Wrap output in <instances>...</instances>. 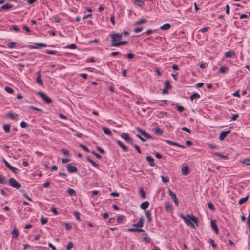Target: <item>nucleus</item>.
<instances>
[{"label":"nucleus","mask_w":250,"mask_h":250,"mask_svg":"<svg viewBox=\"0 0 250 250\" xmlns=\"http://www.w3.org/2000/svg\"><path fill=\"white\" fill-rule=\"evenodd\" d=\"M214 155H215V156H218V157H219L220 158H223L224 159H228L227 156L222 155V154H221L219 152H215L214 153Z\"/></svg>","instance_id":"33"},{"label":"nucleus","mask_w":250,"mask_h":250,"mask_svg":"<svg viewBox=\"0 0 250 250\" xmlns=\"http://www.w3.org/2000/svg\"><path fill=\"white\" fill-rule=\"evenodd\" d=\"M121 136L124 139L127 143L131 145H133V139L130 137L129 134L127 133H122Z\"/></svg>","instance_id":"5"},{"label":"nucleus","mask_w":250,"mask_h":250,"mask_svg":"<svg viewBox=\"0 0 250 250\" xmlns=\"http://www.w3.org/2000/svg\"><path fill=\"white\" fill-rule=\"evenodd\" d=\"M37 74H38V75H37V77L36 78V81L39 85H42L43 84V82L41 79V73L39 71H38Z\"/></svg>","instance_id":"20"},{"label":"nucleus","mask_w":250,"mask_h":250,"mask_svg":"<svg viewBox=\"0 0 250 250\" xmlns=\"http://www.w3.org/2000/svg\"><path fill=\"white\" fill-rule=\"evenodd\" d=\"M61 151L65 155H68L69 154V151L66 149H61Z\"/></svg>","instance_id":"59"},{"label":"nucleus","mask_w":250,"mask_h":250,"mask_svg":"<svg viewBox=\"0 0 250 250\" xmlns=\"http://www.w3.org/2000/svg\"><path fill=\"white\" fill-rule=\"evenodd\" d=\"M145 216L147 218L148 223L152 221L151 214L149 210H146L145 211Z\"/></svg>","instance_id":"21"},{"label":"nucleus","mask_w":250,"mask_h":250,"mask_svg":"<svg viewBox=\"0 0 250 250\" xmlns=\"http://www.w3.org/2000/svg\"><path fill=\"white\" fill-rule=\"evenodd\" d=\"M124 57H126L128 59H132L135 56V55L132 54V53H128L126 54H124Z\"/></svg>","instance_id":"38"},{"label":"nucleus","mask_w":250,"mask_h":250,"mask_svg":"<svg viewBox=\"0 0 250 250\" xmlns=\"http://www.w3.org/2000/svg\"><path fill=\"white\" fill-rule=\"evenodd\" d=\"M45 52L48 54L51 55H56L58 53V52L56 50H46Z\"/></svg>","instance_id":"35"},{"label":"nucleus","mask_w":250,"mask_h":250,"mask_svg":"<svg viewBox=\"0 0 250 250\" xmlns=\"http://www.w3.org/2000/svg\"><path fill=\"white\" fill-rule=\"evenodd\" d=\"M117 144L122 148L124 152H127L128 151V148L120 140L116 141Z\"/></svg>","instance_id":"9"},{"label":"nucleus","mask_w":250,"mask_h":250,"mask_svg":"<svg viewBox=\"0 0 250 250\" xmlns=\"http://www.w3.org/2000/svg\"><path fill=\"white\" fill-rule=\"evenodd\" d=\"M20 126L22 128H25L27 126V123L24 121H22L20 124Z\"/></svg>","instance_id":"47"},{"label":"nucleus","mask_w":250,"mask_h":250,"mask_svg":"<svg viewBox=\"0 0 250 250\" xmlns=\"http://www.w3.org/2000/svg\"><path fill=\"white\" fill-rule=\"evenodd\" d=\"M88 43H98L99 42V40L97 39H95L93 40H90V41H88Z\"/></svg>","instance_id":"61"},{"label":"nucleus","mask_w":250,"mask_h":250,"mask_svg":"<svg viewBox=\"0 0 250 250\" xmlns=\"http://www.w3.org/2000/svg\"><path fill=\"white\" fill-rule=\"evenodd\" d=\"M168 194L171 197V199L174 201L176 206H178L179 203L178 198H177L176 195L175 193L171 190L170 189H168Z\"/></svg>","instance_id":"4"},{"label":"nucleus","mask_w":250,"mask_h":250,"mask_svg":"<svg viewBox=\"0 0 250 250\" xmlns=\"http://www.w3.org/2000/svg\"><path fill=\"white\" fill-rule=\"evenodd\" d=\"M190 173V170L188 166H186L182 168V173L183 175H187Z\"/></svg>","instance_id":"12"},{"label":"nucleus","mask_w":250,"mask_h":250,"mask_svg":"<svg viewBox=\"0 0 250 250\" xmlns=\"http://www.w3.org/2000/svg\"><path fill=\"white\" fill-rule=\"evenodd\" d=\"M0 183L1 184H7V181L4 179V177L2 175H0Z\"/></svg>","instance_id":"45"},{"label":"nucleus","mask_w":250,"mask_h":250,"mask_svg":"<svg viewBox=\"0 0 250 250\" xmlns=\"http://www.w3.org/2000/svg\"><path fill=\"white\" fill-rule=\"evenodd\" d=\"M3 128L5 132L8 133L10 130V125L9 124H5L3 125Z\"/></svg>","instance_id":"27"},{"label":"nucleus","mask_w":250,"mask_h":250,"mask_svg":"<svg viewBox=\"0 0 250 250\" xmlns=\"http://www.w3.org/2000/svg\"><path fill=\"white\" fill-rule=\"evenodd\" d=\"M208 206L210 210H213L214 209V205L211 203H208Z\"/></svg>","instance_id":"55"},{"label":"nucleus","mask_w":250,"mask_h":250,"mask_svg":"<svg viewBox=\"0 0 250 250\" xmlns=\"http://www.w3.org/2000/svg\"><path fill=\"white\" fill-rule=\"evenodd\" d=\"M166 211L167 212L171 213L172 212V208L169 202H166L165 204Z\"/></svg>","instance_id":"13"},{"label":"nucleus","mask_w":250,"mask_h":250,"mask_svg":"<svg viewBox=\"0 0 250 250\" xmlns=\"http://www.w3.org/2000/svg\"><path fill=\"white\" fill-rule=\"evenodd\" d=\"M109 36L112 39L111 46L117 47L118 46H116L115 44L120 42L122 40V34L121 33H113L110 34Z\"/></svg>","instance_id":"3"},{"label":"nucleus","mask_w":250,"mask_h":250,"mask_svg":"<svg viewBox=\"0 0 250 250\" xmlns=\"http://www.w3.org/2000/svg\"><path fill=\"white\" fill-rule=\"evenodd\" d=\"M234 55L235 53L233 51H227L225 53V56L227 58L232 57L234 56Z\"/></svg>","instance_id":"23"},{"label":"nucleus","mask_w":250,"mask_h":250,"mask_svg":"<svg viewBox=\"0 0 250 250\" xmlns=\"http://www.w3.org/2000/svg\"><path fill=\"white\" fill-rule=\"evenodd\" d=\"M149 205V203L148 201H145L143 202L141 205L140 208L142 209L146 210L148 208Z\"/></svg>","instance_id":"17"},{"label":"nucleus","mask_w":250,"mask_h":250,"mask_svg":"<svg viewBox=\"0 0 250 250\" xmlns=\"http://www.w3.org/2000/svg\"><path fill=\"white\" fill-rule=\"evenodd\" d=\"M162 180L164 183H167L169 181V177L168 176H161Z\"/></svg>","instance_id":"48"},{"label":"nucleus","mask_w":250,"mask_h":250,"mask_svg":"<svg viewBox=\"0 0 250 250\" xmlns=\"http://www.w3.org/2000/svg\"><path fill=\"white\" fill-rule=\"evenodd\" d=\"M144 235L145 236V237L143 238V241L146 244L150 243L151 242V239L150 238L147 237V234L145 233Z\"/></svg>","instance_id":"28"},{"label":"nucleus","mask_w":250,"mask_h":250,"mask_svg":"<svg viewBox=\"0 0 250 250\" xmlns=\"http://www.w3.org/2000/svg\"><path fill=\"white\" fill-rule=\"evenodd\" d=\"M228 68L225 66H222L219 68L218 72L220 73H223L226 72Z\"/></svg>","instance_id":"34"},{"label":"nucleus","mask_w":250,"mask_h":250,"mask_svg":"<svg viewBox=\"0 0 250 250\" xmlns=\"http://www.w3.org/2000/svg\"><path fill=\"white\" fill-rule=\"evenodd\" d=\"M63 224L65 226V228L67 230H69L72 228V225L70 223L64 222Z\"/></svg>","instance_id":"37"},{"label":"nucleus","mask_w":250,"mask_h":250,"mask_svg":"<svg viewBox=\"0 0 250 250\" xmlns=\"http://www.w3.org/2000/svg\"><path fill=\"white\" fill-rule=\"evenodd\" d=\"M138 228H129L128 229V232H137Z\"/></svg>","instance_id":"64"},{"label":"nucleus","mask_w":250,"mask_h":250,"mask_svg":"<svg viewBox=\"0 0 250 250\" xmlns=\"http://www.w3.org/2000/svg\"><path fill=\"white\" fill-rule=\"evenodd\" d=\"M248 198H249V196L247 195L246 196V197H244V198H241L239 201H238V203L240 204V205H241V204H244L245 202H246L248 199Z\"/></svg>","instance_id":"32"},{"label":"nucleus","mask_w":250,"mask_h":250,"mask_svg":"<svg viewBox=\"0 0 250 250\" xmlns=\"http://www.w3.org/2000/svg\"><path fill=\"white\" fill-rule=\"evenodd\" d=\"M200 97V96L199 94L197 93H195L193 94H192L190 96V99L191 101H193L194 99H197Z\"/></svg>","instance_id":"26"},{"label":"nucleus","mask_w":250,"mask_h":250,"mask_svg":"<svg viewBox=\"0 0 250 250\" xmlns=\"http://www.w3.org/2000/svg\"><path fill=\"white\" fill-rule=\"evenodd\" d=\"M132 145L134 146V148L136 149V150L138 151V152L140 154L141 153V151L139 146L138 145H137L136 144H133V145Z\"/></svg>","instance_id":"57"},{"label":"nucleus","mask_w":250,"mask_h":250,"mask_svg":"<svg viewBox=\"0 0 250 250\" xmlns=\"http://www.w3.org/2000/svg\"><path fill=\"white\" fill-rule=\"evenodd\" d=\"M41 222L42 224H45L48 222V219L44 217H42L41 218Z\"/></svg>","instance_id":"43"},{"label":"nucleus","mask_w":250,"mask_h":250,"mask_svg":"<svg viewBox=\"0 0 250 250\" xmlns=\"http://www.w3.org/2000/svg\"><path fill=\"white\" fill-rule=\"evenodd\" d=\"M74 214L77 220L81 221V219L80 218V213L78 211L75 212L74 213Z\"/></svg>","instance_id":"56"},{"label":"nucleus","mask_w":250,"mask_h":250,"mask_svg":"<svg viewBox=\"0 0 250 250\" xmlns=\"http://www.w3.org/2000/svg\"><path fill=\"white\" fill-rule=\"evenodd\" d=\"M239 117V115L238 114H233L232 115V116L231 117V121H235Z\"/></svg>","instance_id":"62"},{"label":"nucleus","mask_w":250,"mask_h":250,"mask_svg":"<svg viewBox=\"0 0 250 250\" xmlns=\"http://www.w3.org/2000/svg\"><path fill=\"white\" fill-rule=\"evenodd\" d=\"M165 88H168V89H169L171 88L170 82L169 81H168V80L166 81L165 82Z\"/></svg>","instance_id":"49"},{"label":"nucleus","mask_w":250,"mask_h":250,"mask_svg":"<svg viewBox=\"0 0 250 250\" xmlns=\"http://www.w3.org/2000/svg\"><path fill=\"white\" fill-rule=\"evenodd\" d=\"M7 117L10 118H15V115L12 112H8L7 113Z\"/></svg>","instance_id":"58"},{"label":"nucleus","mask_w":250,"mask_h":250,"mask_svg":"<svg viewBox=\"0 0 250 250\" xmlns=\"http://www.w3.org/2000/svg\"><path fill=\"white\" fill-rule=\"evenodd\" d=\"M176 108L178 111H179L180 112H183L184 110V108L182 106H181V105L176 106Z\"/></svg>","instance_id":"51"},{"label":"nucleus","mask_w":250,"mask_h":250,"mask_svg":"<svg viewBox=\"0 0 250 250\" xmlns=\"http://www.w3.org/2000/svg\"><path fill=\"white\" fill-rule=\"evenodd\" d=\"M16 45V43L15 42H11L10 43H8V46L9 48H14Z\"/></svg>","instance_id":"63"},{"label":"nucleus","mask_w":250,"mask_h":250,"mask_svg":"<svg viewBox=\"0 0 250 250\" xmlns=\"http://www.w3.org/2000/svg\"><path fill=\"white\" fill-rule=\"evenodd\" d=\"M155 31L152 29H148L145 32L143 33V34H146L147 35H149L152 34Z\"/></svg>","instance_id":"46"},{"label":"nucleus","mask_w":250,"mask_h":250,"mask_svg":"<svg viewBox=\"0 0 250 250\" xmlns=\"http://www.w3.org/2000/svg\"><path fill=\"white\" fill-rule=\"evenodd\" d=\"M154 132L156 135H161L163 134V131L162 129L159 127L155 128L154 129Z\"/></svg>","instance_id":"29"},{"label":"nucleus","mask_w":250,"mask_h":250,"mask_svg":"<svg viewBox=\"0 0 250 250\" xmlns=\"http://www.w3.org/2000/svg\"><path fill=\"white\" fill-rule=\"evenodd\" d=\"M124 216H120L117 218V221L118 223H121L123 222Z\"/></svg>","instance_id":"54"},{"label":"nucleus","mask_w":250,"mask_h":250,"mask_svg":"<svg viewBox=\"0 0 250 250\" xmlns=\"http://www.w3.org/2000/svg\"><path fill=\"white\" fill-rule=\"evenodd\" d=\"M135 4L139 6H142L144 4V2L141 0H135Z\"/></svg>","instance_id":"40"},{"label":"nucleus","mask_w":250,"mask_h":250,"mask_svg":"<svg viewBox=\"0 0 250 250\" xmlns=\"http://www.w3.org/2000/svg\"><path fill=\"white\" fill-rule=\"evenodd\" d=\"M127 43V41H122V40L119 43H115V45L116 46H119L120 45H124V44H125Z\"/></svg>","instance_id":"50"},{"label":"nucleus","mask_w":250,"mask_h":250,"mask_svg":"<svg viewBox=\"0 0 250 250\" xmlns=\"http://www.w3.org/2000/svg\"><path fill=\"white\" fill-rule=\"evenodd\" d=\"M239 161L241 163L243 164L246 166L250 165V157L240 159Z\"/></svg>","instance_id":"15"},{"label":"nucleus","mask_w":250,"mask_h":250,"mask_svg":"<svg viewBox=\"0 0 250 250\" xmlns=\"http://www.w3.org/2000/svg\"><path fill=\"white\" fill-rule=\"evenodd\" d=\"M102 130H103L104 132L106 134L108 135L109 136H111L112 135V132L109 130V128L106 127H103L102 128Z\"/></svg>","instance_id":"22"},{"label":"nucleus","mask_w":250,"mask_h":250,"mask_svg":"<svg viewBox=\"0 0 250 250\" xmlns=\"http://www.w3.org/2000/svg\"><path fill=\"white\" fill-rule=\"evenodd\" d=\"M137 130L140 133L141 135L139 134H136V136L139 138L142 141L145 142L148 139H153V138L144 130L141 128L137 127Z\"/></svg>","instance_id":"2"},{"label":"nucleus","mask_w":250,"mask_h":250,"mask_svg":"<svg viewBox=\"0 0 250 250\" xmlns=\"http://www.w3.org/2000/svg\"><path fill=\"white\" fill-rule=\"evenodd\" d=\"M5 91L10 94H12L14 92V90L13 89H12L11 87L6 86L5 87Z\"/></svg>","instance_id":"42"},{"label":"nucleus","mask_w":250,"mask_h":250,"mask_svg":"<svg viewBox=\"0 0 250 250\" xmlns=\"http://www.w3.org/2000/svg\"><path fill=\"white\" fill-rule=\"evenodd\" d=\"M210 225L212 229L215 231V233L217 234L218 232V228L215 221L213 220H211Z\"/></svg>","instance_id":"11"},{"label":"nucleus","mask_w":250,"mask_h":250,"mask_svg":"<svg viewBox=\"0 0 250 250\" xmlns=\"http://www.w3.org/2000/svg\"><path fill=\"white\" fill-rule=\"evenodd\" d=\"M147 22V20L146 19H141L136 22H135V25H139L141 24H143Z\"/></svg>","instance_id":"18"},{"label":"nucleus","mask_w":250,"mask_h":250,"mask_svg":"<svg viewBox=\"0 0 250 250\" xmlns=\"http://www.w3.org/2000/svg\"><path fill=\"white\" fill-rule=\"evenodd\" d=\"M86 159L87 160L90 162L92 165V166L98 168L99 167V165L97 164L96 163H95L94 161H93L91 159H90L89 157H86Z\"/></svg>","instance_id":"24"},{"label":"nucleus","mask_w":250,"mask_h":250,"mask_svg":"<svg viewBox=\"0 0 250 250\" xmlns=\"http://www.w3.org/2000/svg\"><path fill=\"white\" fill-rule=\"evenodd\" d=\"M67 192L70 196L76 195L75 190L72 188H68L67 189Z\"/></svg>","instance_id":"36"},{"label":"nucleus","mask_w":250,"mask_h":250,"mask_svg":"<svg viewBox=\"0 0 250 250\" xmlns=\"http://www.w3.org/2000/svg\"><path fill=\"white\" fill-rule=\"evenodd\" d=\"M165 142L167 143V144H169V145H173V146H176L179 147H180V148H185V146L183 145H182L178 143H176V142H173L172 141H170L169 140H166L165 141Z\"/></svg>","instance_id":"8"},{"label":"nucleus","mask_w":250,"mask_h":250,"mask_svg":"<svg viewBox=\"0 0 250 250\" xmlns=\"http://www.w3.org/2000/svg\"><path fill=\"white\" fill-rule=\"evenodd\" d=\"M230 133V130H228L226 131H222L221 132L220 136L219 137V139L220 140L222 141Z\"/></svg>","instance_id":"10"},{"label":"nucleus","mask_w":250,"mask_h":250,"mask_svg":"<svg viewBox=\"0 0 250 250\" xmlns=\"http://www.w3.org/2000/svg\"><path fill=\"white\" fill-rule=\"evenodd\" d=\"M146 159L150 166L154 167L155 166L154 160L152 157L147 156L146 157Z\"/></svg>","instance_id":"16"},{"label":"nucleus","mask_w":250,"mask_h":250,"mask_svg":"<svg viewBox=\"0 0 250 250\" xmlns=\"http://www.w3.org/2000/svg\"><path fill=\"white\" fill-rule=\"evenodd\" d=\"M171 27V25L169 23H166L160 27V29L163 30H168Z\"/></svg>","instance_id":"25"},{"label":"nucleus","mask_w":250,"mask_h":250,"mask_svg":"<svg viewBox=\"0 0 250 250\" xmlns=\"http://www.w3.org/2000/svg\"><path fill=\"white\" fill-rule=\"evenodd\" d=\"M181 129L183 131H185L189 133V134H190L191 132V130L186 127H183L181 128Z\"/></svg>","instance_id":"60"},{"label":"nucleus","mask_w":250,"mask_h":250,"mask_svg":"<svg viewBox=\"0 0 250 250\" xmlns=\"http://www.w3.org/2000/svg\"><path fill=\"white\" fill-rule=\"evenodd\" d=\"M39 95L47 104L52 102L51 99L43 92H39Z\"/></svg>","instance_id":"6"},{"label":"nucleus","mask_w":250,"mask_h":250,"mask_svg":"<svg viewBox=\"0 0 250 250\" xmlns=\"http://www.w3.org/2000/svg\"><path fill=\"white\" fill-rule=\"evenodd\" d=\"M66 168L69 173H75L78 171L77 168L72 166L71 163L67 165Z\"/></svg>","instance_id":"7"},{"label":"nucleus","mask_w":250,"mask_h":250,"mask_svg":"<svg viewBox=\"0 0 250 250\" xmlns=\"http://www.w3.org/2000/svg\"><path fill=\"white\" fill-rule=\"evenodd\" d=\"M3 162L5 165L14 173H16V168L11 166L4 159H3Z\"/></svg>","instance_id":"19"},{"label":"nucleus","mask_w":250,"mask_h":250,"mask_svg":"<svg viewBox=\"0 0 250 250\" xmlns=\"http://www.w3.org/2000/svg\"><path fill=\"white\" fill-rule=\"evenodd\" d=\"M9 184L12 187L16 188V180L13 178L9 179Z\"/></svg>","instance_id":"31"},{"label":"nucleus","mask_w":250,"mask_h":250,"mask_svg":"<svg viewBox=\"0 0 250 250\" xmlns=\"http://www.w3.org/2000/svg\"><path fill=\"white\" fill-rule=\"evenodd\" d=\"M66 47L68 49H75L76 48L77 46L75 44H71L68 45Z\"/></svg>","instance_id":"52"},{"label":"nucleus","mask_w":250,"mask_h":250,"mask_svg":"<svg viewBox=\"0 0 250 250\" xmlns=\"http://www.w3.org/2000/svg\"><path fill=\"white\" fill-rule=\"evenodd\" d=\"M12 7V5L9 3H6L3 5L1 7V10L9 9Z\"/></svg>","instance_id":"30"},{"label":"nucleus","mask_w":250,"mask_h":250,"mask_svg":"<svg viewBox=\"0 0 250 250\" xmlns=\"http://www.w3.org/2000/svg\"><path fill=\"white\" fill-rule=\"evenodd\" d=\"M51 211L53 213V214L55 215H57L59 214L58 211L57 210L56 208L54 207H53L51 209Z\"/></svg>","instance_id":"53"},{"label":"nucleus","mask_w":250,"mask_h":250,"mask_svg":"<svg viewBox=\"0 0 250 250\" xmlns=\"http://www.w3.org/2000/svg\"><path fill=\"white\" fill-rule=\"evenodd\" d=\"M79 146L81 148H82L84 151H85L86 152H89V150L88 149V148H87V147L82 144H79Z\"/></svg>","instance_id":"39"},{"label":"nucleus","mask_w":250,"mask_h":250,"mask_svg":"<svg viewBox=\"0 0 250 250\" xmlns=\"http://www.w3.org/2000/svg\"><path fill=\"white\" fill-rule=\"evenodd\" d=\"M144 224V218L143 217L140 218L138 222L135 224H133V226L136 227H142Z\"/></svg>","instance_id":"14"},{"label":"nucleus","mask_w":250,"mask_h":250,"mask_svg":"<svg viewBox=\"0 0 250 250\" xmlns=\"http://www.w3.org/2000/svg\"><path fill=\"white\" fill-rule=\"evenodd\" d=\"M74 247L73 243L72 242H69L67 245V250H70V249Z\"/></svg>","instance_id":"44"},{"label":"nucleus","mask_w":250,"mask_h":250,"mask_svg":"<svg viewBox=\"0 0 250 250\" xmlns=\"http://www.w3.org/2000/svg\"><path fill=\"white\" fill-rule=\"evenodd\" d=\"M180 217L183 219L185 223L187 225L190 226L193 228H195V226L191 221L197 225L198 222L197 218L194 216H190L189 214H188L187 216H185L184 214H181Z\"/></svg>","instance_id":"1"},{"label":"nucleus","mask_w":250,"mask_h":250,"mask_svg":"<svg viewBox=\"0 0 250 250\" xmlns=\"http://www.w3.org/2000/svg\"><path fill=\"white\" fill-rule=\"evenodd\" d=\"M139 191H140V193L142 196V197L143 198V199H145L146 198V193L144 191V190H143V189L142 188H140V190H139Z\"/></svg>","instance_id":"41"}]
</instances>
